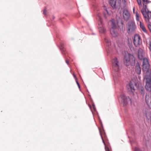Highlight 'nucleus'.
Segmentation results:
<instances>
[{
  "mask_svg": "<svg viewBox=\"0 0 151 151\" xmlns=\"http://www.w3.org/2000/svg\"><path fill=\"white\" fill-rule=\"evenodd\" d=\"M143 7L141 9L142 13L145 21L147 24L148 27L151 32V12L149 11L146 5L149 3L148 0H142Z\"/></svg>",
  "mask_w": 151,
  "mask_h": 151,
  "instance_id": "obj_1",
  "label": "nucleus"
},
{
  "mask_svg": "<svg viewBox=\"0 0 151 151\" xmlns=\"http://www.w3.org/2000/svg\"><path fill=\"white\" fill-rule=\"evenodd\" d=\"M143 69L146 72V76H145L143 80V82L145 83V88L147 91L151 92V70L149 68Z\"/></svg>",
  "mask_w": 151,
  "mask_h": 151,
  "instance_id": "obj_2",
  "label": "nucleus"
},
{
  "mask_svg": "<svg viewBox=\"0 0 151 151\" xmlns=\"http://www.w3.org/2000/svg\"><path fill=\"white\" fill-rule=\"evenodd\" d=\"M133 58V55L130 53H126L124 58V63L126 66H129L131 63V59Z\"/></svg>",
  "mask_w": 151,
  "mask_h": 151,
  "instance_id": "obj_3",
  "label": "nucleus"
},
{
  "mask_svg": "<svg viewBox=\"0 0 151 151\" xmlns=\"http://www.w3.org/2000/svg\"><path fill=\"white\" fill-rule=\"evenodd\" d=\"M133 42L136 47H139L142 43V40L140 36L138 34H135L134 36Z\"/></svg>",
  "mask_w": 151,
  "mask_h": 151,
  "instance_id": "obj_4",
  "label": "nucleus"
},
{
  "mask_svg": "<svg viewBox=\"0 0 151 151\" xmlns=\"http://www.w3.org/2000/svg\"><path fill=\"white\" fill-rule=\"evenodd\" d=\"M136 29V26L135 22L133 21H129L128 23L127 32L129 34L133 33Z\"/></svg>",
  "mask_w": 151,
  "mask_h": 151,
  "instance_id": "obj_5",
  "label": "nucleus"
},
{
  "mask_svg": "<svg viewBox=\"0 0 151 151\" xmlns=\"http://www.w3.org/2000/svg\"><path fill=\"white\" fill-rule=\"evenodd\" d=\"M138 85L137 83L133 81H130L129 85L127 86V88L129 91L133 93L135 91V87H137Z\"/></svg>",
  "mask_w": 151,
  "mask_h": 151,
  "instance_id": "obj_6",
  "label": "nucleus"
},
{
  "mask_svg": "<svg viewBox=\"0 0 151 151\" xmlns=\"http://www.w3.org/2000/svg\"><path fill=\"white\" fill-rule=\"evenodd\" d=\"M112 65L114 70L116 72L118 71L121 68L119 65V62L117 59L115 58L112 60Z\"/></svg>",
  "mask_w": 151,
  "mask_h": 151,
  "instance_id": "obj_7",
  "label": "nucleus"
},
{
  "mask_svg": "<svg viewBox=\"0 0 151 151\" xmlns=\"http://www.w3.org/2000/svg\"><path fill=\"white\" fill-rule=\"evenodd\" d=\"M120 96L124 106L126 105L129 102H131V99L129 96H126L124 94H122Z\"/></svg>",
  "mask_w": 151,
  "mask_h": 151,
  "instance_id": "obj_8",
  "label": "nucleus"
},
{
  "mask_svg": "<svg viewBox=\"0 0 151 151\" xmlns=\"http://www.w3.org/2000/svg\"><path fill=\"white\" fill-rule=\"evenodd\" d=\"M123 15L124 19L127 21L130 17V14L127 9H124L123 11Z\"/></svg>",
  "mask_w": 151,
  "mask_h": 151,
  "instance_id": "obj_9",
  "label": "nucleus"
},
{
  "mask_svg": "<svg viewBox=\"0 0 151 151\" xmlns=\"http://www.w3.org/2000/svg\"><path fill=\"white\" fill-rule=\"evenodd\" d=\"M145 52L141 48H139L138 50V55L139 59H143L144 56Z\"/></svg>",
  "mask_w": 151,
  "mask_h": 151,
  "instance_id": "obj_10",
  "label": "nucleus"
},
{
  "mask_svg": "<svg viewBox=\"0 0 151 151\" xmlns=\"http://www.w3.org/2000/svg\"><path fill=\"white\" fill-rule=\"evenodd\" d=\"M143 69L149 68L150 65L147 59L146 58H143Z\"/></svg>",
  "mask_w": 151,
  "mask_h": 151,
  "instance_id": "obj_11",
  "label": "nucleus"
},
{
  "mask_svg": "<svg viewBox=\"0 0 151 151\" xmlns=\"http://www.w3.org/2000/svg\"><path fill=\"white\" fill-rule=\"evenodd\" d=\"M110 32L111 34L113 37H115L118 35L117 29L110 28Z\"/></svg>",
  "mask_w": 151,
  "mask_h": 151,
  "instance_id": "obj_12",
  "label": "nucleus"
},
{
  "mask_svg": "<svg viewBox=\"0 0 151 151\" xmlns=\"http://www.w3.org/2000/svg\"><path fill=\"white\" fill-rule=\"evenodd\" d=\"M109 4L113 9L117 8L120 6V4L118 6H117L116 4V1L114 0H110Z\"/></svg>",
  "mask_w": 151,
  "mask_h": 151,
  "instance_id": "obj_13",
  "label": "nucleus"
},
{
  "mask_svg": "<svg viewBox=\"0 0 151 151\" xmlns=\"http://www.w3.org/2000/svg\"><path fill=\"white\" fill-rule=\"evenodd\" d=\"M111 22V28L114 29H117V25L116 23L115 22V20L114 19H112L110 20Z\"/></svg>",
  "mask_w": 151,
  "mask_h": 151,
  "instance_id": "obj_14",
  "label": "nucleus"
},
{
  "mask_svg": "<svg viewBox=\"0 0 151 151\" xmlns=\"http://www.w3.org/2000/svg\"><path fill=\"white\" fill-rule=\"evenodd\" d=\"M135 72L138 74H140L141 73V68L139 63H137L136 64L135 66Z\"/></svg>",
  "mask_w": 151,
  "mask_h": 151,
  "instance_id": "obj_15",
  "label": "nucleus"
},
{
  "mask_svg": "<svg viewBox=\"0 0 151 151\" xmlns=\"http://www.w3.org/2000/svg\"><path fill=\"white\" fill-rule=\"evenodd\" d=\"M139 24L140 28L142 29L143 32L145 33H147V31L144 24L142 23L141 22H140V23Z\"/></svg>",
  "mask_w": 151,
  "mask_h": 151,
  "instance_id": "obj_16",
  "label": "nucleus"
},
{
  "mask_svg": "<svg viewBox=\"0 0 151 151\" xmlns=\"http://www.w3.org/2000/svg\"><path fill=\"white\" fill-rule=\"evenodd\" d=\"M135 17L136 20L140 23V22H141L140 20V19L141 18L140 16V14L138 12H135Z\"/></svg>",
  "mask_w": 151,
  "mask_h": 151,
  "instance_id": "obj_17",
  "label": "nucleus"
},
{
  "mask_svg": "<svg viewBox=\"0 0 151 151\" xmlns=\"http://www.w3.org/2000/svg\"><path fill=\"white\" fill-rule=\"evenodd\" d=\"M145 100L146 103H147L148 106H149L148 104L149 101L150 102V104H151V99L149 95H146L145 97Z\"/></svg>",
  "mask_w": 151,
  "mask_h": 151,
  "instance_id": "obj_18",
  "label": "nucleus"
},
{
  "mask_svg": "<svg viewBox=\"0 0 151 151\" xmlns=\"http://www.w3.org/2000/svg\"><path fill=\"white\" fill-rule=\"evenodd\" d=\"M117 25L120 29H123L124 25L122 21V20H121L120 22H118Z\"/></svg>",
  "mask_w": 151,
  "mask_h": 151,
  "instance_id": "obj_19",
  "label": "nucleus"
},
{
  "mask_svg": "<svg viewBox=\"0 0 151 151\" xmlns=\"http://www.w3.org/2000/svg\"><path fill=\"white\" fill-rule=\"evenodd\" d=\"M99 31L101 33H104L106 31V29L104 26L99 27Z\"/></svg>",
  "mask_w": 151,
  "mask_h": 151,
  "instance_id": "obj_20",
  "label": "nucleus"
},
{
  "mask_svg": "<svg viewBox=\"0 0 151 151\" xmlns=\"http://www.w3.org/2000/svg\"><path fill=\"white\" fill-rule=\"evenodd\" d=\"M99 20L98 22V24L99 25V27L100 26H104L103 25V20L100 17H99Z\"/></svg>",
  "mask_w": 151,
  "mask_h": 151,
  "instance_id": "obj_21",
  "label": "nucleus"
},
{
  "mask_svg": "<svg viewBox=\"0 0 151 151\" xmlns=\"http://www.w3.org/2000/svg\"><path fill=\"white\" fill-rule=\"evenodd\" d=\"M145 89L143 88H140V92L142 96H144L145 94Z\"/></svg>",
  "mask_w": 151,
  "mask_h": 151,
  "instance_id": "obj_22",
  "label": "nucleus"
},
{
  "mask_svg": "<svg viewBox=\"0 0 151 151\" xmlns=\"http://www.w3.org/2000/svg\"><path fill=\"white\" fill-rule=\"evenodd\" d=\"M148 47L150 51V52H151V41H149Z\"/></svg>",
  "mask_w": 151,
  "mask_h": 151,
  "instance_id": "obj_23",
  "label": "nucleus"
},
{
  "mask_svg": "<svg viewBox=\"0 0 151 151\" xmlns=\"http://www.w3.org/2000/svg\"><path fill=\"white\" fill-rule=\"evenodd\" d=\"M105 42L108 44V45H111L110 42H109V40L108 39L105 38Z\"/></svg>",
  "mask_w": 151,
  "mask_h": 151,
  "instance_id": "obj_24",
  "label": "nucleus"
},
{
  "mask_svg": "<svg viewBox=\"0 0 151 151\" xmlns=\"http://www.w3.org/2000/svg\"><path fill=\"white\" fill-rule=\"evenodd\" d=\"M64 44L62 43H61L60 44V49L61 50L63 49L64 48Z\"/></svg>",
  "mask_w": 151,
  "mask_h": 151,
  "instance_id": "obj_25",
  "label": "nucleus"
},
{
  "mask_svg": "<svg viewBox=\"0 0 151 151\" xmlns=\"http://www.w3.org/2000/svg\"><path fill=\"white\" fill-rule=\"evenodd\" d=\"M138 4L139 6H141L142 4L141 0H137Z\"/></svg>",
  "mask_w": 151,
  "mask_h": 151,
  "instance_id": "obj_26",
  "label": "nucleus"
},
{
  "mask_svg": "<svg viewBox=\"0 0 151 151\" xmlns=\"http://www.w3.org/2000/svg\"><path fill=\"white\" fill-rule=\"evenodd\" d=\"M135 151H143L140 150V149H139V148H138L137 147L135 148Z\"/></svg>",
  "mask_w": 151,
  "mask_h": 151,
  "instance_id": "obj_27",
  "label": "nucleus"
},
{
  "mask_svg": "<svg viewBox=\"0 0 151 151\" xmlns=\"http://www.w3.org/2000/svg\"><path fill=\"white\" fill-rule=\"evenodd\" d=\"M100 135H101V139H102V140L103 142L104 143V145H105V142H104V139H103V138L102 136V135H101V133H100Z\"/></svg>",
  "mask_w": 151,
  "mask_h": 151,
  "instance_id": "obj_28",
  "label": "nucleus"
},
{
  "mask_svg": "<svg viewBox=\"0 0 151 151\" xmlns=\"http://www.w3.org/2000/svg\"><path fill=\"white\" fill-rule=\"evenodd\" d=\"M43 14L45 15H46V10H44V11H43Z\"/></svg>",
  "mask_w": 151,
  "mask_h": 151,
  "instance_id": "obj_29",
  "label": "nucleus"
},
{
  "mask_svg": "<svg viewBox=\"0 0 151 151\" xmlns=\"http://www.w3.org/2000/svg\"><path fill=\"white\" fill-rule=\"evenodd\" d=\"M76 83H77V85H78V88H80V85H79V83H78V81H76Z\"/></svg>",
  "mask_w": 151,
  "mask_h": 151,
  "instance_id": "obj_30",
  "label": "nucleus"
},
{
  "mask_svg": "<svg viewBox=\"0 0 151 151\" xmlns=\"http://www.w3.org/2000/svg\"><path fill=\"white\" fill-rule=\"evenodd\" d=\"M105 149H106V151H110V150L108 147H107V148L105 147Z\"/></svg>",
  "mask_w": 151,
  "mask_h": 151,
  "instance_id": "obj_31",
  "label": "nucleus"
},
{
  "mask_svg": "<svg viewBox=\"0 0 151 151\" xmlns=\"http://www.w3.org/2000/svg\"><path fill=\"white\" fill-rule=\"evenodd\" d=\"M65 62L66 63L68 64V65L69 64V61L67 60H66Z\"/></svg>",
  "mask_w": 151,
  "mask_h": 151,
  "instance_id": "obj_32",
  "label": "nucleus"
},
{
  "mask_svg": "<svg viewBox=\"0 0 151 151\" xmlns=\"http://www.w3.org/2000/svg\"><path fill=\"white\" fill-rule=\"evenodd\" d=\"M135 8L134 7H133V12L134 13H135V12H135Z\"/></svg>",
  "mask_w": 151,
  "mask_h": 151,
  "instance_id": "obj_33",
  "label": "nucleus"
},
{
  "mask_svg": "<svg viewBox=\"0 0 151 151\" xmlns=\"http://www.w3.org/2000/svg\"><path fill=\"white\" fill-rule=\"evenodd\" d=\"M106 12H107V13H108V12H107V10H106Z\"/></svg>",
  "mask_w": 151,
  "mask_h": 151,
  "instance_id": "obj_34",
  "label": "nucleus"
}]
</instances>
